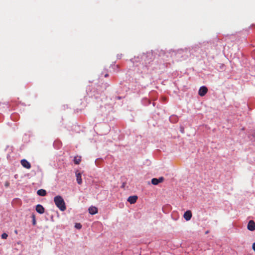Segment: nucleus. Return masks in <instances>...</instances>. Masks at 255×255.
Wrapping results in <instances>:
<instances>
[{"label": "nucleus", "mask_w": 255, "mask_h": 255, "mask_svg": "<svg viewBox=\"0 0 255 255\" xmlns=\"http://www.w3.org/2000/svg\"><path fill=\"white\" fill-rule=\"evenodd\" d=\"M55 204L61 211H64L66 210V207L65 203L61 196H56L54 198Z\"/></svg>", "instance_id": "1"}, {"label": "nucleus", "mask_w": 255, "mask_h": 255, "mask_svg": "<svg viewBox=\"0 0 255 255\" xmlns=\"http://www.w3.org/2000/svg\"><path fill=\"white\" fill-rule=\"evenodd\" d=\"M207 92H208L207 88L205 86H202V87H200V88L199 89L198 94L200 96L203 97L206 94Z\"/></svg>", "instance_id": "2"}, {"label": "nucleus", "mask_w": 255, "mask_h": 255, "mask_svg": "<svg viewBox=\"0 0 255 255\" xmlns=\"http://www.w3.org/2000/svg\"><path fill=\"white\" fill-rule=\"evenodd\" d=\"M20 163H21V164L22 165V166L26 168V169H30L31 168V164L30 163L27 161L26 159H22L21 161H20Z\"/></svg>", "instance_id": "3"}, {"label": "nucleus", "mask_w": 255, "mask_h": 255, "mask_svg": "<svg viewBox=\"0 0 255 255\" xmlns=\"http://www.w3.org/2000/svg\"><path fill=\"white\" fill-rule=\"evenodd\" d=\"M164 181V178L163 177H160L158 179L157 178H153L151 180V183L153 185H157L160 183Z\"/></svg>", "instance_id": "4"}, {"label": "nucleus", "mask_w": 255, "mask_h": 255, "mask_svg": "<svg viewBox=\"0 0 255 255\" xmlns=\"http://www.w3.org/2000/svg\"><path fill=\"white\" fill-rule=\"evenodd\" d=\"M248 229L251 231L255 230V223L254 221L251 220L249 222L248 224Z\"/></svg>", "instance_id": "5"}, {"label": "nucleus", "mask_w": 255, "mask_h": 255, "mask_svg": "<svg viewBox=\"0 0 255 255\" xmlns=\"http://www.w3.org/2000/svg\"><path fill=\"white\" fill-rule=\"evenodd\" d=\"M184 218L186 221H189L192 217V213L191 211H187L184 214Z\"/></svg>", "instance_id": "6"}, {"label": "nucleus", "mask_w": 255, "mask_h": 255, "mask_svg": "<svg viewBox=\"0 0 255 255\" xmlns=\"http://www.w3.org/2000/svg\"><path fill=\"white\" fill-rule=\"evenodd\" d=\"M35 210L37 212H38V213H39L40 214H43L44 212V210H45L44 207L40 204H38L36 206Z\"/></svg>", "instance_id": "7"}, {"label": "nucleus", "mask_w": 255, "mask_h": 255, "mask_svg": "<svg viewBox=\"0 0 255 255\" xmlns=\"http://www.w3.org/2000/svg\"><path fill=\"white\" fill-rule=\"evenodd\" d=\"M137 198V196H131L128 198V201L131 204H134L136 202Z\"/></svg>", "instance_id": "8"}, {"label": "nucleus", "mask_w": 255, "mask_h": 255, "mask_svg": "<svg viewBox=\"0 0 255 255\" xmlns=\"http://www.w3.org/2000/svg\"><path fill=\"white\" fill-rule=\"evenodd\" d=\"M76 176L77 183L79 185L81 184L82 183L81 174L79 172H78V171H77L76 172Z\"/></svg>", "instance_id": "9"}, {"label": "nucleus", "mask_w": 255, "mask_h": 255, "mask_svg": "<svg viewBox=\"0 0 255 255\" xmlns=\"http://www.w3.org/2000/svg\"><path fill=\"white\" fill-rule=\"evenodd\" d=\"M89 212L91 215H94L98 213V209L94 206H91L89 208Z\"/></svg>", "instance_id": "10"}, {"label": "nucleus", "mask_w": 255, "mask_h": 255, "mask_svg": "<svg viewBox=\"0 0 255 255\" xmlns=\"http://www.w3.org/2000/svg\"><path fill=\"white\" fill-rule=\"evenodd\" d=\"M37 194L41 196H44L46 195V191L44 189H39L37 191Z\"/></svg>", "instance_id": "11"}, {"label": "nucleus", "mask_w": 255, "mask_h": 255, "mask_svg": "<svg viewBox=\"0 0 255 255\" xmlns=\"http://www.w3.org/2000/svg\"><path fill=\"white\" fill-rule=\"evenodd\" d=\"M81 161V157L76 156L74 157V162L76 164H79Z\"/></svg>", "instance_id": "12"}, {"label": "nucleus", "mask_w": 255, "mask_h": 255, "mask_svg": "<svg viewBox=\"0 0 255 255\" xmlns=\"http://www.w3.org/2000/svg\"><path fill=\"white\" fill-rule=\"evenodd\" d=\"M75 227L76 229H80L82 228V225H81L80 223H76V224L75 225Z\"/></svg>", "instance_id": "13"}, {"label": "nucleus", "mask_w": 255, "mask_h": 255, "mask_svg": "<svg viewBox=\"0 0 255 255\" xmlns=\"http://www.w3.org/2000/svg\"><path fill=\"white\" fill-rule=\"evenodd\" d=\"M32 224L33 225H35L36 224V220H35V215L33 214L32 215Z\"/></svg>", "instance_id": "14"}, {"label": "nucleus", "mask_w": 255, "mask_h": 255, "mask_svg": "<svg viewBox=\"0 0 255 255\" xmlns=\"http://www.w3.org/2000/svg\"><path fill=\"white\" fill-rule=\"evenodd\" d=\"M8 235L6 233H3L1 235V238L3 239H6Z\"/></svg>", "instance_id": "15"}, {"label": "nucleus", "mask_w": 255, "mask_h": 255, "mask_svg": "<svg viewBox=\"0 0 255 255\" xmlns=\"http://www.w3.org/2000/svg\"><path fill=\"white\" fill-rule=\"evenodd\" d=\"M4 186H5V187H9V181H7L5 182V183H4Z\"/></svg>", "instance_id": "16"}, {"label": "nucleus", "mask_w": 255, "mask_h": 255, "mask_svg": "<svg viewBox=\"0 0 255 255\" xmlns=\"http://www.w3.org/2000/svg\"><path fill=\"white\" fill-rule=\"evenodd\" d=\"M252 248L253 250L255 251V243H253Z\"/></svg>", "instance_id": "17"}, {"label": "nucleus", "mask_w": 255, "mask_h": 255, "mask_svg": "<svg viewBox=\"0 0 255 255\" xmlns=\"http://www.w3.org/2000/svg\"><path fill=\"white\" fill-rule=\"evenodd\" d=\"M109 76V74H106L105 75V77H108Z\"/></svg>", "instance_id": "18"}]
</instances>
